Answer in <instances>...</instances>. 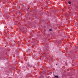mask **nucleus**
<instances>
[{
	"label": "nucleus",
	"instance_id": "1",
	"mask_svg": "<svg viewBox=\"0 0 78 78\" xmlns=\"http://www.w3.org/2000/svg\"><path fill=\"white\" fill-rule=\"evenodd\" d=\"M55 77H56V78H58V76H55Z\"/></svg>",
	"mask_w": 78,
	"mask_h": 78
},
{
	"label": "nucleus",
	"instance_id": "2",
	"mask_svg": "<svg viewBox=\"0 0 78 78\" xmlns=\"http://www.w3.org/2000/svg\"><path fill=\"white\" fill-rule=\"evenodd\" d=\"M68 3L69 4H71V2H68Z\"/></svg>",
	"mask_w": 78,
	"mask_h": 78
},
{
	"label": "nucleus",
	"instance_id": "3",
	"mask_svg": "<svg viewBox=\"0 0 78 78\" xmlns=\"http://www.w3.org/2000/svg\"><path fill=\"white\" fill-rule=\"evenodd\" d=\"M51 29H50V31H51Z\"/></svg>",
	"mask_w": 78,
	"mask_h": 78
},
{
	"label": "nucleus",
	"instance_id": "4",
	"mask_svg": "<svg viewBox=\"0 0 78 78\" xmlns=\"http://www.w3.org/2000/svg\"><path fill=\"white\" fill-rule=\"evenodd\" d=\"M56 65L57 66V64H56Z\"/></svg>",
	"mask_w": 78,
	"mask_h": 78
},
{
	"label": "nucleus",
	"instance_id": "5",
	"mask_svg": "<svg viewBox=\"0 0 78 78\" xmlns=\"http://www.w3.org/2000/svg\"><path fill=\"white\" fill-rule=\"evenodd\" d=\"M19 8H20V7H19Z\"/></svg>",
	"mask_w": 78,
	"mask_h": 78
}]
</instances>
